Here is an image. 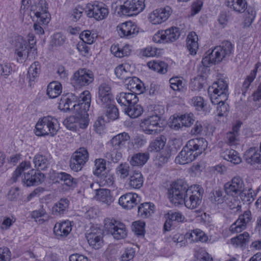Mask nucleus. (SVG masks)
<instances>
[{"label":"nucleus","instance_id":"nucleus-58","mask_svg":"<svg viewBox=\"0 0 261 261\" xmlns=\"http://www.w3.org/2000/svg\"><path fill=\"white\" fill-rule=\"evenodd\" d=\"M121 150L115 149L113 148V150L110 152L107 153L106 158L114 163L118 162L122 156V153L120 151Z\"/></svg>","mask_w":261,"mask_h":261},{"label":"nucleus","instance_id":"nucleus-21","mask_svg":"<svg viewBox=\"0 0 261 261\" xmlns=\"http://www.w3.org/2000/svg\"><path fill=\"white\" fill-rule=\"evenodd\" d=\"M244 160L254 168L261 170V155L255 148H250L244 154Z\"/></svg>","mask_w":261,"mask_h":261},{"label":"nucleus","instance_id":"nucleus-3","mask_svg":"<svg viewBox=\"0 0 261 261\" xmlns=\"http://www.w3.org/2000/svg\"><path fill=\"white\" fill-rule=\"evenodd\" d=\"M233 46L228 41H224L220 46L215 47L207 56L204 57L201 61L202 65L208 67L211 64H216L220 63L231 54Z\"/></svg>","mask_w":261,"mask_h":261},{"label":"nucleus","instance_id":"nucleus-20","mask_svg":"<svg viewBox=\"0 0 261 261\" xmlns=\"http://www.w3.org/2000/svg\"><path fill=\"white\" fill-rule=\"evenodd\" d=\"M186 146L198 156L207 148V142L203 138H195L190 140Z\"/></svg>","mask_w":261,"mask_h":261},{"label":"nucleus","instance_id":"nucleus-46","mask_svg":"<svg viewBox=\"0 0 261 261\" xmlns=\"http://www.w3.org/2000/svg\"><path fill=\"white\" fill-rule=\"evenodd\" d=\"M125 113L130 117L133 118H137L140 116L142 112L143 109L139 105L132 104L129 106L124 109Z\"/></svg>","mask_w":261,"mask_h":261},{"label":"nucleus","instance_id":"nucleus-8","mask_svg":"<svg viewBox=\"0 0 261 261\" xmlns=\"http://www.w3.org/2000/svg\"><path fill=\"white\" fill-rule=\"evenodd\" d=\"M89 160V153L84 147L77 149L70 160V169L74 172L81 171Z\"/></svg>","mask_w":261,"mask_h":261},{"label":"nucleus","instance_id":"nucleus-42","mask_svg":"<svg viewBox=\"0 0 261 261\" xmlns=\"http://www.w3.org/2000/svg\"><path fill=\"white\" fill-rule=\"evenodd\" d=\"M71 98L66 96H62L59 103V109L64 112H66L70 109V107L74 108L76 105L73 101L75 99V96L71 95Z\"/></svg>","mask_w":261,"mask_h":261},{"label":"nucleus","instance_id":"nucleus-6","mask_svg":"<svg viewBox=\"0 0 261 261\" xmlns=\"http://www.w3.org/2000/svg\"><path fill=\"white\" fill-rule=\"evenodd\" d=\"M208 94L213 103L225 101L228 95L227 84L223 80H218L209 87Z\"/></svg>","mask_w":261,"mask_h":261},{"label":"nucleus","instance_id":"nucleus-55","mask_svg":"<svg viewBox=\"0 0 261 261\" xmlns=\"http://www.w3.org/2000/svg\"><path fill=\"white\" fill-rule=\"evenodd\" d=\"M129 166L126 163L120 164L116 169V174L122 179L126 178L129 175Z\"/></svg>","mask_w":261,"mask_h":261},{"label":"nucleus","instance_id":"nucleus-4","mask_svg":"<svg viewBox=\"0 0 261 261\" xmlns=\"http://www.w3.org/2000/svg\"><path fill=\"white\" fill-rule=\"evenodd\" d=\"M59 124L56 118L47 116L40 118L35 126V134L38 136L54 137L59 129Z\"/></svg>","mask_w":261,"mask_h":261},{"label":"nucleus","instance_id":"nucleus-7","mask_svg":"<svg viewBox=\"0 0 261 261\" xmlns=\"http://www.w3.org/2000/svg\"><path fill=\"white\" fill-rule=\"evenodd\" d=\"M104 228L108 233L111 234L116 240L123 239L127 236L125 225L113 218H107L105 219Z\"/></svg>","mask_w":261,"mask_h":261},{"label":"nucleus","instance_id":"nucleus-53","mask_svg":"<svg viewBox=\"0 0 261 261\" xmlns=\"http://www.w3.org/2000/svg\"><path fill=\"white\" fill-rule=\"evenodd\" d=\"M239 195L241 200L244 203L248 202V203H250L254 199L256 194L251 188H249L248 189L245 188Z\"/></svg>","mask_w":261,"mask_h":261},{"label":"nucleus","instance_id":"nucleus-15","mask_svg":"<svg viewBox=\"0 0 261 261\" xmlns=\"http://www.w3.org/2000/svg\"><path fill=\"white\" fill-rule=\"evenodd\" d=\"M113 101V96L110 86L106 83L101 84L98 88L97 103L100 107L108 106Z\"/></svg>","mask_w":261,"mask_h":261},{"label":"nucleus","instance_id":"nucleus-10","mask_svg":"<svg viewBox=\"0 0 261 261\" xmlns=\"http://www.w3.org/2000/svg\"><path fill=\"white\" fill-rule=\"evenodd\" d=\"M93 72L86 68L80 69L74 73L71 80V84L75 88L87 86L93 82Z\"/></svg>","mask_w":261,"mask_h":261},{"label":"nucleus","instance_id":"nucleus-37","mask_svg":"<svg viewBox=\"0 0 261 261\" xmlns=\"http://www.w3.org/2000/svg\"><path fill=\"white\" fill-rule=\"evenodd\" d=\"M221 156L234 164H239L242 161L239 153L233 149H226L221 153Z\"/></svg>","mask_w":261,"mask_h":261},{"label":"nucleus","instance_id":"nucleus-12","mask_svg":"<svg viewBox=\"0 0 261 261\" xmlns=\"http://www.w3.org/2000/svg\"><path fill=\"white\" fill-rule=\"evenodd\" d=\"M160 117L157 115L150 116L141 121L140 127L146 134H158L160 132V130L158 129V127L160 126Z\"/></svg>","mask_w":261,"mask_h":261},{"label":"nucleus","instance_id":"nucleus-32","mask_svg":"<svg viewBox=\"0 0 261 261\" xmlns=\"http://www.w3.org/2000/svg\"><path fill=\"white\" fill-rule=\"evenodd\" d=\"M133 68L128 63H124L116 67L115 73L120 79L126 80L132 75Z\"/></svg>","mask_w":261,"mask_h":261},{"label":"nucleus","instance_id":"nucleus-36","mask_svg":"<svg viewBox=\"0 0 261 261\" xmlns=\"http://www.w3.org/2000/svg\"><path fill=\"white\" fill-rule=\"evenodd\" d=\"M154 212V205L151 202L141 203L138 208V215L142 218H147Z\"/></svg>","mask_w":261,"mask_h":261},{"label":"nucleus","instance_id":"nucleus-61","mask_svg":"<svg viewBox=\"0 0 261 261\" xmlns=\"http://www.w3.org/2000/svg\"><path fill=\"white\" fill-rule=\"evenodd\" d=\"M66 40V37L61 33L55 34L51 37L52 46H58L63 45Z\"/></svg>","mask_w":261,"mask_h":261},{"label":"nucleus","instance_id":"nucleus-27","mask_svg":"<svg viewBox=\"0 0 261 261\" xmlns=\"http://www.w3.org/2000/svg\"><path fill=\"white\" fill-rule=\"evenodd\" d=\"M196 153H193L187 146H184L181 151L175 158L177 164L185 165L194 161L197 156Z\"/></svg>","mask_w":261,"mask_h":261},{"label":"nucleus","instance_id":"nucleus-29","mask_svg":"<svg viewBox=\"0 0 261 261\" xmlns=\"http://www.w3.org/2000/svg\"><path fill=\"white\" fill-rule=\"evenodd\" d=\"M242 123L238 122L233 126L232 130L226 133L225 142L230 146L236 145L239 143V132Z\"/></svg>","mask_w":261,"mask_h":261},{"label":"nucleus","instance_id":"nucleus-1","mask_svg":"<svg viewBox=\"0 0 261 261\" xmlns=\"http://www.w3.org/2000/svg\"><path fill=\"white\" fill-rule=\"evenodd\" d=\"M203 190L199 185L190 188L182 180L173 182L168 190V198L171 203L178 205L184 203L188 208L193 210L201 203Z\"/></svg>","mask_w":261,"mask_h":261},{"label":"nucleus","instance_id":"nucleus-38","mask_svg":"<svg viewBox=\"0 0 261 261\" xmlns=\"http://www.w3.org/2000/svg\"><path fill=\"white\" fill-rule=\"evenodd\" d=\"M149 158V154L147 152L136 153L131 157L129 163L133 166L141 167L147 162Z\"/></svg>","mask_w":261,"mask_h":261},{"label":"nucleus","instance_id":"nucleus-52","mask_svg":"<svg viewBox=\"0 0 261 261\" xmlns=\"http://www.w3.org/2000/svg\"><path fill=\"white\" fill-rule=\"evenodd\" d=\"M91 96L89 91L86 90L83 91L80 96L79 102L77 105H81L84 107V109L86 110L88 109L90 106Z\"/></svg>","mask_w":261,"mask_h":261},{"label":"nucleus","instance_id":"nucleus-16","mask_svg":"<svg viewBox=\"0 0 261 261\" xmlns=\"http://www.w3.org/2000/svg\"><path fill=\"white\" fill-rule=\"evenodd\" d=\"M117 30L121 38H131L138 33L139 28L135 23L127 21L119 24L117 27Z\"/></svg>","mask_w":261,"mask_h":261},{"label":"nucleus","instance_id":"nucleus-35","mask_svg":"<svg viewBox=\"0 0 261 261\" xmlns=\"http://www.w3.org/2000/svg\"><path fill=\"white\" fill-rule=\"evenodd\" d=\"M186 240H189L191 242H205L207 237L205 233L200 229H196L191 232H188L186 234Z\"/></svg>","mask_w":261,"mask_h":261},{"label":"nucleus","instance_id":"nucleus-48","mask_svg":"<svg viewBox=\"0 0 261 261\" xmlns=\"http://www.w3.org/2000/svg\"><path fill=\"white\" fill-rule=\"evenodd\" d=\"M166 42L175 41L180 36L179 29L172 27L164 31Z\"/></svg>","mask_w":261,"mask_h":261},{"label":"nucleus","instance_id":"nucleus-23","mask_svg":"<svg viewBox=\"0 0 261 261\" xmlns=\"http://www.w3.org/2000/svg\"><path fill=\"white\" fill-rule=\"evenodd\" d=\"M116 99L118 103L124 107V109L132 104H137L139 99L133 93L121 92L117 95Z\"/></svg>","mask_w":261,"mask_h":261},{"label":"nucleus","instance_id":"nucleus-62","mask_svg":"<svg viewBox=\"0 0 261 261\" xmlns=\"http://www.w3.org/2000/svg\"><path fill=\"white\" fill-rule=\"evenodd\" d=\"M171 88L174 91H180L184 88L183 82L179 77H172L169 81Z\"/></svg>","mask_w":261,"mask_h":261},{"label":"nucleus","instance_id":"nucleus-34","mask_svg":"<svg viewBox=\"0 0 261 261\" xmlns=\"http://www.w3.org/2000/svg\"><path fill=\"white\" fill-rule=\"evenodd\" d=\"M110 49L112 54L118 58L128 56L132 53V47L128 44H125L122 47L119 46L118 44H113Z\"/></svg>","mask_w":261,"mask_h":261},{"label":"nucleus","instance_id":"nucleus-64","mask_svg":"<svg viewBox=\"0 0 261 261\" xmlns=\"http://www.w3.org/2000/svg\"><path fill=\"white\" fill-rule=\"evenodd\" d=\"M135 250L133 248H127L124 251L120 257L121 261H129L132 260L135 254Z\"/></svg>","mask_w":261,"mask_h":261},{"label":"nucleus","instance_id":"nucleus-9","mask_svg":"<svg viewBox=\"0 0 261 261\" xmlns=\"http://www.w3.org/2000/svg\"><path fill=\"white\" fill-rule=\"evenodd\" d=\"M145 0H126L120 6L118 13L125 16H133L142 12L145 8Z\"/></svg>","mask_w":261,"mask_h":261},{"label":"nucleus","instance_id":"nucleus-33","mask_svg":"<svg viewBox=\"0 0 261 261\" xmlns=\"http://www.w3.org/2000/svg\"><path fill=\"white\" fill-rule=\"evenodd\" d=\"M197 35L194 32H190L187 38V47L191 55H195L199 48Z\"/></svg>","mask_w":261,"mask_h":261},{"label":"nucleus","instance_id":"nucleus-26","mask_svg":"<svg viewBox=\"0 0 261 261\" xmlns=\"http://www.w3.org/2000/svg\"><path fill=\"white\" fill-rule=\"evenodd\" d=\"M130 136L128 133L123 132L114 136L111 140V144L115 149H122L128 144Z\"/></svg>","mask_w":261,"mask_h":261},{"label":"nucleus","instance_id":"nucleus-63","mask_svg":"<svg viewBox=\"0 0 261 261\" xmlns=\"http://www.w3.org/2000/svg\"><path fill=\"white\" fill-rule=\"evenodd\" d=\"M145 223L142 221H136L133 224V231L138 236H143L144 234Z\"/></svg>","mask_w":261,"mask_h":261},{"label":"nucleus","instance_id":"nucleus-49","mask_svg":"<svg viewBox=\"0 0 261 261\" xmlns=\"http://www.w3.org/2000/svg\"><path fill=\"white\" fill-rule=\"evenodd\" d=\"M147 64L150 69L158 72L165 73L167 72V65L164 62L153 61L148 62Z\"/></svg>","mask_w":261,"mask_h":261},{"label":"nucleus","instance_id":"nucleus-22","mask_svg":"<svg viewBox=\"0 0 261 261\" xmlns=\"http://www.w3.org/2000/svg\"><path fill=\"white\" fill-rule=\"evenodd\" d=\"M94 198L108 206L110 205L114 201V198L111 194V191L104 188L95 189Z\"/></svg>","mask_w":261,"mask_h":261},{"label":"nucleus","instance_id":"nucleus-45","mask_svg":"<svg viewBox=\"0 0 261 261\" xmlns=\"http://www.w3.org/2000/svg\"><path fill=\"white\" fill-rule=\"evenodd\" d=\"M249 234L247 232H244L237 237L231 239L230 242L235 247H242L249 242Z\"/></svg>","mask_w":261,"mask_h":261},{"label":"nucleus","instance_id":"nucleus-54","mask_svg":"<svg viewBox=\"0 0 261 261\" xmlns=\"http://www.w3.org/2000/svg\"><path fill=\"white\" fill-rule=\"evenodd\" d=\"M224 198L223 192L219 189L213 190L210 193V199L213 203H222L224 201Z\"/></svg>","mask_w":261,"mask_h":261},{"label":"nucleus","instance_id":"nucleus-18","mask_svg":"<svg viewBox=\"0 0 261 261\" xmlns=\"http://www.w3.org/2000/svg\"><path fill=\"white\" fill-rule=\"evenodd\" d=\"M28 42L22 37L18 38L15 44V54L17 62H24L28 57Z\"/></svg>","mask_w":261,"mask_h":261},{"label":"nucleus","instance_id":"nucleus-50","mask_svg":"<svg viewBox=\"0 0 261 261\" xmlns=\"http://www.w3.org/2000/svg\"><path fill=\"white\" fill-rule=\"evenodd\" d=\"M97 35L93 31L85 30L80 35V38L82 41L88 44H92L94 42L97 38Z\"/></svg>","mask_w":261,"mask_h":261},{"label":"nucleus","instance_id":"nucleus-5","mask_svg":"<svg viewBox=\"0 0 261 261\" xmlns=\"http://www.w3.org/2000/svg\"><path fill=\"white\" fill-rule=\"evenodd\" d=\"M30 11L31 15H34L38 23L47 24L50 21L51 17L45 0H35Z\"/></svg>","mask_w":261,"mask_h":261},{"label":"nucleus","instance_id":"nucleus-43","mask_svg":"<svg viewBox=\"0 0 261 261\" xmlns=\"http://www.w3.org/2000/svg\"><path fill=\"white\" fill-rule=\"evenodd\" d=\"M40 71L41 65L39 62L35 61L32 64L28 71V77L30 82H35L38 79Z\"/></svg>","mask_w":261,"mask_h":261},{"label":"nucleus","instance_id":"nucleus-19","mask_svg":"<svg viewBox=\"0 0 261 261\" xmlns=\"http://www.w3.org/2000/svg\"><path fill=\"white\" fill-rule=\"evenodd\" d=\"M140 202L138 195L134 193H127L119 199V204L124 208L131 209Z\"/></svg>","mask_w":261,"mask_h":261},{"label":"nucleus","instance_id":"nucleus-51","mask_svg":"<svg viewBox=\"0 0 261 261\" xmlns=\"http://www.w3.org/2000/svg\"><path fill=\"white\" fill-rule=\"evenodd\" d=\"M208 125L207 123L197 121L192 128L191 133L195 135L206 134L208 131Z\"/></svg>","mask_w":261,"mask_h":261},{"label":"nucleus","instance_id":"nucleus-60","mask_svg":"<svg viewBox=\"0 0 261 261\" xmlns=\"http://www.w3.org/2000/svg\"><path fill=\"white\" fill-rule=\"evenodd\" d=\"M246 227V225L241 221L239 218L230 227L229 230L232 233H239L244 230Z\"/></svg>","mask_w":261,"mask_h":261},{"label":"nucleus","instance_id":"nucleus-39","mask_svg":"<svg viewBox=\"0 0 261 261\" xmlns=\"http://www.w3.org/2000/svg\"><path fill=\"white\" fill-rule=\"evenodd\" d=\"M62 90V87L60 83L52 82L47 86V94L50 98H55L61 94Z\"/></svg>","mask_w":261,"mask_h":261},{"label":"nucleus","instance_id":"nucleus-47","mask_svg":"<svg viewBox=\"0 0 261 261\" xmlns=\"http://www.w3.org/2000/svg\"><path fill=\"white\" fill-rule=\"evenodd\" d=\"M105 109V115L108 119L111 120H115L119 117V111L117 107L112 103L110 105L101 107Z\"/></svg>","mask_w":261,"mask_h":261},{"label":"nucleus","instance_id":"nucleus-25","mask_svg":"<svg viewBox=\"0 0 261 261\" xmlns=\"http://www.w3.org/2000/svg\"><path fill=\"white\" fill-rule=\"evenodd\" d=\"M72 229L71 222L69 221H64L57 222L54 227V233L58 239H61L67 237Z\"/></svg>","mask_w":261,"mask_h":261},{"label":"nucleus","instance_id":"nucleus-11","mask_svg":"<svg viewBox=\"0 0 261 261\" xmlns=\"http://www.w3.org/2000/svg\"><path fill=\"white\" fill-rule=\"evenodd\" d=\"M87 8L88 17L94 18L96 20L105 19L109 13L107 6L101 2H95L93 4H89Z\"/></svg>","mask_w":261,"mask_h":261},{"label":"nucleus","instance_id":"nucleus-28","mask_svg":"<svg viewBox=\"0 0 261 261\" xmlns=\"http://www.w3.org/2000/svg\"><path fill=\"white\" fill-rule=\"evenodd\" d=\"M127 88L130 90L133 93H142L144 90L145 87L144 84L140 81L139 79L136 76L131 77L125 80Z\"/></svg>","mask_w":261,"mask_h":261},{"label":"nucleus","instance_id":"nucleus-44","mask_svg":"<svg viewBox=\"0 0 261 261\" xmlns=\"http://www.w3.org/2000/svg\"><path fill=\"white\" fill-rule=\"evenodd\" d=\"M166 142V139L164 136L157 137L152 141L149 146L148 150L150 151L158 152L163 149Z\"/></svg>","mask_w":261,"mask_h":261},{"label":"nucleus","instance_id":"nucleus-57","mask_svg":"<svg viewBox=\"0 0 261 261\" xmlns=\"http://www.w3.org/2000/svg\"><path fill=\"white\" fill-rule=\"evenodd\" d=\"M95 169L93 173L95 175L98 176L104 171L106 168V161L103 159H97L94 161Z\"/></svg>","mask_w":261,"mask_h":261},{"label":"nucleus","instance_id":"nucleus-56","mask_svg":"<svg viewBox=\"0 0 261 261\" xmlns=\"http://www.w3.org/2000/svg\"><path fill=\"white\" fill-rule=\"evenodd\" d=\"M58 178L63 182L64 185L68 187H72L76 184V179L65 172L60 173Z\"/></svg>","mask_w":261,"mask_h":261},{"label":"nucleus","instance_id":"nucleus-31","mask_svg":"<svg viewBox=\"0 0 261 261\" xmlns=\"http://www.w3.org/2000/svg\"><path fill=\"white\" fill-rule=\"evenodd\" d=\"M69 205V201L68 199L61 198L53 206V214L56 216H61L66 214L68 211Z\"/></svg>","mask_w":261,"mask_h":261},{"label":"nucleus","instance_id":"nucleus-14","mask_svg":"<svg viewBox=\"0 0 261 261\" xmlns=\"http://www.w3.org/2000/svg\"><path fill=\"white\" fill-rule=\"evenodd\" d=\"M244 189V182L239 176L233 177L230 181L226 182L224 185L225 193L232 196L239 195Z\"/></svg>","mask_w":261,"mask_h":261},{"label":"nucleus","instance_id":"nucleus-30","mask_svg":"<svg viewBox=\"0 0 261 261\" xmlns=\"http://www.w3.org/2000/svg\"><path fill=\"white\" fill-rule=\"evenodd\" d=\"M144 183L143 177L142 173L138 171H135L131 174L127 181V185L130 189H139Z\"/></svg>","mask_w":261,"mask_h":261},{"label":"nucleus","instance_id":"nucleus-40","mask_svg":"<svg viewBox=\"0 0 261 261\" xmlns=\"http://www.w3.org/2000/svg\"><path fill=\"white\" fill-rule=\"evenodd\" d=\"M35 167L38 170H44L47 168L49 165V161L45 155L37 154L33 159Z\"/></svg>","mask_w":261,"mask_h":261},{"label":"nucleus","instance_id":"nucleus-17","mask_svg":"<svg viewBox=\"0 0 261 261\" xmlns=\"http://www.w3.org/2000/svg\"><path fill=\"white\" fill-rule=\"evenodd\" d=\"M172 13L169 6L155 9L149 15V20L154 24H160L166 21Z\"/></svg>","mask_w":261,"mask_h":261},{"label":"nucleus","instance_id":"nucleus-2","mask_svg":"<svg viewBox=\"0 0 261 261\" xmlns=\"http://www.w3.org/2000/svg\"><path fill=\"white\" fill-rule=\"evenodd\" d=\"M44 174L32 169L29 161L22 162L14 171L12 177L13 182L20 179L23 185L27 187L38 185L44 180Z\"/></svg>","mask_w":261,"mask_h":261},{"label":"nucleus","instance_id":"nucleus-24","mask_svg":"<svg viewBox=\"0 0 261 261\" xmlns=\"http://www.w3.org/2000/svg\"><path fill=\"white\" fill-rule=\"evenodd\" d=\"M225 6L237 14H242L245 12L248 7L247 0H225Z\"/></svg>","mask_w":261,"mask_h":261},{"label":"nucleus","instance_id":"nucleus-41","mask_svg":"<svg viewBox=\"0 0 261 261\" xmlns=\"http://www.w3.org/2000/svg\"><path fill=\"white\" fill-rule=\"evenodd\" d=\"M260 66H261L260 63H256L254 67V69L251 71L250 74L247 76L245 80L243 82L242 87V90L243 94H245V93L247 92L250 87L251 83L254 81L256 77L257 70Z\"/></svg>","mask_w":261,"mask_h":261},{"label":"nucleus","instance_id":"nucleus-59","mask_svg":"<svg viewBox=\"0 0 261 261\" xmlns=\"http://www.w3.org/2000/svg\"><path fill=\"white\" fill-rule=\"evenodd\" d=\"M77 120H78V117L74 116H70L64 120L63 123L68 129L76 130L77 127Z\"/></svg>","mask_w":261,"mask_h":261},{"label":"nucleus","instance_id":"nucleus-13","mask_svg":"<svg viewBox=\"0 0 261 261\" xmlns=\"http://www.w3.org/2000/svg\"><path fill=\"white\" fill-rule=\"evenodd\" d=\"M102 235V230L100 228L91 227L86 234L89 245L95 249L101 248L103 244Z\"/></svg>","mask_w":261,"mask_h":261}]
</instances>
